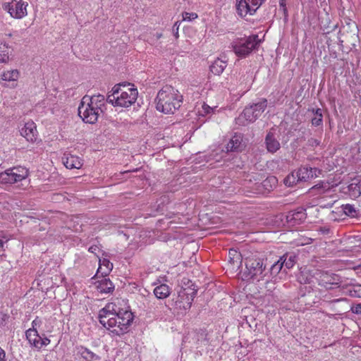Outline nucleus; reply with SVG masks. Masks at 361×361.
<instances>
[{"mask_svg": "<svg viewBox=\"0 0 361 361\" xmlns=\"http://www.w3.org/2000/svg\"><path fill=\"white\" fill-rule=\"evenodd\" d=\"M341 300H346V299L345 298L336 299V300H334L333 302H339V301H341Z\"/></svg>", "mask_w": 361, "mask_h": 361, "instance_id": "59", "label": "nucleus"}, {"mask_svg": "<svg viewBox=\"0 0 361 361\" xmlns=\"http://www.w3.org/2000/svg\"><path fill=\"white\" fill-rule=\"evenodd\" d=\"M97 282V289L101 293H111L114 290V285L109 279L106 276Z\"/></svg>", "mask_w": 361, "mask_h": 361, "instance_id": "21", "label": "nucleus"}, {"mask_svg": "<svg viewBox=\"0 0 361 361\" xmlns=\"http://www.w3.org/2000/svg\"><path fill=\"white\" fill-rule=\"evenodd\" d=\"M356 288H357V289H355V293H357V292H358V291H360V290L361 286H356Z\"/></svg>", "mask_w": 361, "mask_h": 361, "instance_id": "61", "label": "nucleus"}, {"mask_svg": "<svg viewBox=\"0 0 361 361\" xmlns=\"http://www.w3.org/2000/svg\"><path fill=\"white\" fill-rule=\"evenodd\" d=\"M100 312L106 316V323H108L107 329L110 330L111 328H114L117 325V312L114 308V305L109 303L104 308L100 310Z\"/></svg>", "mask_w": 361, "mask_h": 361, "instance_id": "16", "label": "nucleus"}, {"mask_svg": "<svg viewBox=\"0 0 361 361\" xmlns=\"http://www.w3.org/2000/svg\"><path fill=\"white\" fill-rule=\"evenodd\" d=\"M157 35L158 38H160L161 37V34H157Z\"/></svg>", "mask_w": 361, "mask_h": 361, "instance_id": "62", "label": "nucleus"}, {"mask_svg": "<svg viewBox=\"0 0 361 361\" xmlns=\"http://www.w3.org/2000/svg\"><path fill=\"white\" fill-rule=\"evenodd\" d=\"M295 171L289 173L283 180L284 184L288 187H293V185H297L300 183V180H298L297 176H295Z\"/></svg>", "mask_w": 361, "mask_h": 361, "instance_id": "37", "label": "nucleus"}, {"mask_svg": "<svg viewBox=\"0 0 361 361\" xmlns=\"http://www.w3.org/2000/svg\"><path fill=\"white\" fill-rule=\"evenodd\" d=\"M78 111V115L82 121L90 124L95 123L99 115L102 114L99 111H97L91 104H88L87 102L83 103L82 99L80 101Z\"/></svg>", "mask_w": 361, "mask_h": 361, "instance_id": "8", "label": "nucleus"}, {"mask_svg": "<svg viewBox=\"0 0 361 361\" xmlns=\"http://www.w3.org/2000/svg\"><path fill=\"white\" fill-rule=\"evenodd\" d=\"M343 213L350 217H356L359 214V210H357L354 205L346 204L341 206Z\"/></svg>", "mask_w": 361, "mask_h": 361, "instance_id": "36", "label": "nucleus"}, {"mask_svg": "<svg viewBox=\"0 0 361 361\" xmlns=\"http://www.w3.org/2000/svg\"><path fill=\"white\" fill-rule=\"evenodd\" d=\"M264 144L267 152L271 154L276 153L281 148V144L273 128L267 132L264 139Z\"/></svg>", "mask_w": 361, "mask_h": 361, "instance_id": "13", "label": "nucleus"}, {"mask_svg": "<svg viewBox=\"0 0 361 361\" xmlns=\"http://www.w3.org/2000/svg\"><path fill=\"white\" fill-rule=\"evenodd\" d=\"M155 102L158 111L173 114L181 106L183 96L171 86H166L159 91Z\"/></svg>", "mask_w": 361, "mask_h": 361, "instance_id": "1", "label": "nucleus"}, {"mask_svg": "<svg viewBox=\"0 0 361 361\" xmlns=\"http://www.w3.org/2000/svg\"><path fill=\"white\" fill-rule=\"evenodd\" d=\"M245 147L243 134L236 133L226 145V149L227 152H241Z\"/></svg>", "mask_w": 361, "mask_h": 361, "instance_id": "15", "label": "nucleus"}, {"mask_svg": "<svg viewBox=\"0 0 361 361\" xmlns=\"http://www.w3.org/2000/svg\"><path fill=\"white\" fill-rule=\"evenodd\" d=\"M8 171L15 172V176L20 180L25 179L29 175L28 170L20 166L8 169Z\"/></svg>", "mask_w": 361, "mask_h": 361, "instance_id": "33", "label": "nucleus"}, {"mask_svg": "<svg viewBox=\"0 0 361 361\" xmlns=\"http://www.w3.org/2000/svg\"><path fill=\"white\" fill-rule=\"evenodd\" d=\"M188 286L182 288L178 292L177 299L176 300V305L182 310L190 309L194 298L197 295V288L192 281H188Z\"/></svg>", "mask_w": 361, "mask_h": 361, "instance_id": "6", "label": "nucleus"}, {"mask_svg": "<svg viewBox=\"0 0 361 361\" xmlns=\"http://www.w3.org/2000/svg\"><path fill=\"white\" fill-rule=\"evenodd\" d=\"M41 324V320L36 317L32 322V328L31 329H36L37 326H39Z\"/></svg>", "mask_w": 361, "mask_h": 361, "instance_id": "50", "label": "nucleus"}, {"mask_svg": "<svg viewBox=\"0 0 361 361\" xmlns=\"http://www.w3.org/2000/svg\"><path fill=\"white\" fill-rule=\"evenodd\" d=\"M261 40L257 35H252L247 37L236 39L231 44L235 54L241 58H245L253 50L257 49Z\"/></svg>", "mask_w": 361, "mask_h": 361, "instance_id": "3", "label": "nucleus"}, {"mask_svg": "<svg viewBox=\"0 0 361 361\" xmlns=\"http://www.w3.org/2000/svg\"><path fill=\"white\" fill-rule=\"evenodd\" d=\"M89 252H92V253H94L96 254L97 251L99 250V248L98 246L97 245H92L89 247Z\"/></svg>", "mask_w": 361, "mask_h": 361, "instance_id": "53", "label": "nucleus"}, {"mask_svg": "<svg viewBox=\"0 0 361 361\" xmlns=\"http://www.w3.org/2000/svg\"><path fill=\"white\" fill-rule=\"evenodd\" d=\"M130 84L127 85V89L122 90L118 97H117V104L121 107H128L135 102L137 98L138 92L137 88L133 85L129 87Z\"/></svg>", "mask_w": 361, "mask_h": 361, "instance_id": "10", "label": "nucleus"}, {"mask_svg": "<svg viewBox=\"0 0 361 361\" xmlns=\"http://www.w3.org/2000/svg\"><path fill=\"white\" fill-rule=\"evenodd\" d=\"M4 245V241L2 239H0V248L2 247Z\"/></svg>", "mask_w": 361, "mask_h": 361, "instance_id": "60", "label": "nucleus"}, {"mask_svg": "<svg viewBox=\"0 0 361 361\" xmlns=\"http://www.w3.org/2000/svg\"><path fill=\"white\" fill-rule=\"evenodd\" d=\"M117 97H118V95L115 96V94H112L111 93L107 96L106 99H105V102H109L114 106H119L118 104H117Z\"/></svg>", "mask_w": 361, "mask_h": 361, "instance_id": "41", "label": "nucleus"}, {"mask_svg": "<svg viewBox=\"0 0 361 361\" xmlns=\"http://www.w3.org/2000/svg\"><path fill=\"white\" fill-rule=\"evenodd\" d=\"M64 166L69 169H80L82 166V160L78 156L65 153L63 157Z\"/></svg>", "mask_w": 361, "mask_h": 361, "instance_id": "19", "label": "nucleus"}, {"mask_svg": "<svg viewBox=\"0 0 361 361\" xmlns=\"http://www.w3.org/2000/svg\"><path fill=\"white\" fill-rule=\"evenodd\" d=\"M314 279L322 289L326 290H341L342 279L338 274L317 270L314 274Z\"/></svg>", "mask_w": 361, "mask_h": 361, "instance_id": "5", "label": "nucleus"}, {"mask_svg": "<svg viewBox=\"0 0 361 361\" xmlns=\"http://www.w3.org/2000/svg\"><path fill=\"white\" fill-rule=\"evenodd\" d=\"M245 269L244 275L249 279L259 281L265 280L267 276V274H266V264L264 263L263 259L247 258L245 259Z\"/></svg>", "mask_w": 361, "mask_h": 361, "instance_id": "4", "label": "nucleus"}, {"mask_svg": "<svg viewBox=\"0 0 361 361\" xmlns=\"http://www.w3.org/2000/svg\"><path fill=\"white\" fill-rule=\"evenodd\" d=\"M206 336H207V334L204 333V331H201L200 333L197 334V341H206Z\"/></svg>", "mask_w": 361, "mask_h": 361, "instance_id": "51", "label": "nucleus"}, {"mask_svg": "<svg viewBox=\"0 0 361 361\" xmlns=\"http://www.w3.org/2000/svg\"><path fill=\"white\" fill-rule=\"evenodd\" d=\"M50 343V340L47 338V337H44V338H40V340H39V348L38 349H40L42 348L43 346H47L48 344H49Z\"/></svg>", "mask_w": 361, "mask_h": 361, "instance_id": "45", "label": "nucleus"}, {"mask_svg": "<svg viewBox=\"0 0 361 361\" xmlns=\"http://www.w3.org/2000/svg\"><path fill=\"white\" fill-rule=\"evenodd\" d=\"M27 6L23 0H12L3 4L2 7L11 17L20 19L27 15Z\"/></svg>", "mask_w": 361, "mask_h": 361, "instance_id": "9", "label": "nucleus"}, {"mask_svg": "<svg viewBox=\"0 0 361 361\" xmlns=\"http://www.w3.org/2000/svg\"><path fill=\"white\" fill-rule=\"evenodd\" d=\"M228 262L233 266V269L239 267L242 263L241 254L235 249L228 251Z\"/></svg>", "mask_w": 361, "mask_h": 361, "instance_id": "25", "label": "nucleus"}, {"mask_svg": "<svg viewBox=\"0 0 361 361\" xmlns=\"http://www.w3.org/2000/svg\"><path fill=\"white\" fill-rule=\"evenodd\" d=\"M106 316L105 314H102V312H99V321L100 324L105 328L107 329L108 327V323H106Z\"/></svg>", "mask_w": 361, "mask_h": 361, "instance_id": "43", "label": "nucleus"}, {"mask_svg": "<svg viewBox=\"0 0 361 361\" xmlns=\"http://www.w3.org/2000/svg\"><path fill=\"white\" fill-rule=\"evenodd\" d=\"M295 176L300 182H306L311 178H313V175L311 171H309V168L306 166H301L295 171Z\"/></svg>", "mask_w": 361, "mask_h": 361, "instance_id": "32", "label": "nucleus"}, {"mask_svg": "<svg viewBox=\"0 0 361 361\" xmlns=\"http://www.w3.org/2000/svg\"><path fill=\"white\" fill-rule=\"evenodd\" d=\"M264 0H254L255 5H262Z\"/></svg>", "mask_w": 361, "mask_h": 361, "instance_id": "58", "label": "nucleus"}, {"mask_svg": "<svg viewBox=\"0 0 361 361\" xmlns=\"http://www.w3.org/2000/svg\"><path fill=\"white\" fill-rule=\"evenodd\" d=\"M332 187L333 185H331L329 182L321 181L318 184L312 186L309 190V193L312 195H323L331 191Z\"/></svg>", "mask_w": 361, "mask_h": 361, "instance_id": "20", "label": "nucleus"}, {"mask_svg": "<svg viewBox=\"0 0 361 361\" xmlns=\"http://www.w3.org/2000/svg\"><path fill=\"white\" fill-rule=\"evenodd\" d=\"M267 106V100L264 98L247 106L235 118V123L238 126H245L249 123H254L264 111Z\"/></svg>", "mask_w": 361, "mask_h": 361, "instance_id": "2", "label": "nucleus"}, {"mask_svg": "<svg viewBox=\"0 0 361 361\" xmlns=\"http://www.w3.org/2000/svg\"><path fill=\"white\" fill-rule=\"evenodd\" d=\"M347 25H348V27L350 28H352V30L351 32H353V37H357L358 35H357V32H358V29H357V26L356 25V23L355 22H349L347 23Z\"/></svg>", "mask_w": 361, "mask_h": 361, "instance_id": "42", "label": "nucleus"}, {"mask_svg": "<svg viewBox=\"0 0 361 361\" xmlns=\"http://www.w3.org/2000/svg\"><path fill=\"white\" fill-rule=\"evenodd\" d=\"M309 171H311V173L313 175V178L317 177L318 174L321 173V170L317 168H309Z\"/></svg>", "mask_w": 361, "mask_h": 361, "instance_id": "49", "label": "nucleus"}, {"mask_svg": "<svg viewBox=\"0 0 361 361\" xmlns=\"http://www.w3.org/2000/svg\"><path fill=\"white\" fill-rule=\"evenodd\" d=\"M314 275L310 277L308 276H305L304 273H301L300 276L298 277V280L300 283H308L310 284L314 282Z\"/></svg>", "mask_w": 361, "mask_h": 361, "instance_id": "38", "label": "nucleus"}, {"mask_svg": "<svg viewBox=\"0 0 361 361\" xmlns=\"http://www.w3.org/2000/svg\"><path fill=\"white\" fill-rule=\"evenodd\" d=\"M350 310L354 314H361V303L357 304L355 306H352Z\"/></svg>", "mask_w": 361, "mask_h": 361, "instance_id": "46", "label": "nucleus"}, {"mask_svg": "<svg viewBox=\"0 0 361 361\" xmlns=\"http://www.w3.org/2000/svg\"><path fill=\"white\" fill-rule=\"evenodd\" d=\"M0 239H2L4 241V243L8 240V238L6 235V234L3 232L0 233Z\"/></svg>", "mask_w": 361, "mask_h": 361, "instance_id": "56", "label": "nucleus"}, {"mask_svg": "<svg viewBox=\"0 0 361 361\" xmlns=\"http://www.w3.org/2000/svg\"><path fill=\"white\" fill-rule=\"evenodd\" d=\"M279 6L283 8L285 14L287 13V8L286 7V0H279Z\"/></svg>", "mask_w": 361, "mask_h": 361, "instance_id": "52", "label": "nucleus"}, {"mask_svg": "<svg viewBox=\"0 0 361 361\" xmlns=\"http://www.w3.org/2000/svg\"><path fill=\"white\" fill-rule=\"evenodd\" d=\"M105 271V267H103V269L102 270V271Z\"/></svg>", "mask_w": 361, "mask_h": 361, "instance_id": "63", "label": "nucleus"}, {"mask_svg": "<svg viewBox=\"0 0 361 361\" xmlns=\"http://www.w3.org/2000/svg\"><path fill=\"white\" fill-rule=\"evenodd\" d=\"M227 66L226 61L221 59H216L210 66V71L216 75H220Z\"/></svg>", "mask_w": 361, "mask_h": 361, "instance_id": "31", "label": "nucleus"}, {"mask_svg": "<svg viewBox=\"0 0 361 361\" xmlns=\"http://www.w3.org/2000/svg\"><path fill=\"white\" fill-rule=\"evenodd\" d=\"M283 268V267L281 264V261L278 259L270 267L269 270H266L267 276L266 277L265 281H269V280L275 278L280 273Z\"/></svg>", "mask_w": 361, "mask_h": 361, "instance_id": "29", "label": "nucleus"}, {"mask_svg": "<svg viewBox=\"0 0 361 361\" xmlns=\"http://www.w3.org/2000/svg\"><path fill=\"white\" fill-rule=\"evenodd\" d=\"M236 9L238 14L241 17H245L247 14L252 16L257 10L255 6L245 0H237Z\"/></svg>", "mask_w": 361, "mask_h": 361, "instance_id": "18", "label": "nucleus"}, {"mask_svg": "<svg viewBox=\"0 0 361 361\" xmlns=\"http://www.w3.org/2000/svg\"><path fill=\"white\" fill-rule=\"evenodd\" d=\"M348 190L349 195L352 198H357L361 195V179L354 178L348 185Z\"/></svg>", "mask_w": 361, "mask_h": 361, "instance_id": "22", "label": "nucleus"}, {"mask_svg": "<svg viewBox=\"0 0 361 361\" xmlns=\"http://www.w3.org/2000/svg\"><path fill=\"white\" fill-rule=\"evenodd\" d=\"M113 269V264L107 259H99V267L95 276L101 273L102 276H106Z\"/></svg>", "mask_w": 361, "mask_h": 361, "instance_id": "28", "label": "nucleus"}, {"mask_svg": "<svg viewBox=\"0 0 361 361\" xmlns=\"http://www.w3.org/2000/svg\"><path fill=\"white\" fill-rule=\"evenodd\" d=\"M121 85H116L112 88V94H115V96L119 95L123 89L121 88ZM122 86L126 88L127 86L126 85H122Z\"/></svg>", "mask_w": 361, "mask_h": 361, "instance_id": "44", "label": "nucleus"}, {"mask_svg": "<svg viewBox=\"0 0 361 361\" xmlns=\"http://www.w3.org/2000/svg\"><path fill=\"white\" fill-rule=\"evenodd\" d=\"M25 336L30 345L36 348H39V343L41 336L39 335L37 329H29L26 331Z\"/></svg>", "mask_w": 361, "mask_h": 361, "instance_id": "26", "label": "nucleus"}, {"mask_svg": "<svg viewBox=\"0 0 361 361\" xmlns=\"http://www.w3.org/2000/svg\"><path fill=\"white\" fill-rule=\"evenodd\" d=\"M279 259L285 269H290L297 262V256L294 253H286L281 256Z\"/></svg>", "mask_w": 361, "mask_h": 361, "instance_id": "23", "label": "nucleus"}, {"mask_svg": "<svg viewBox=\"0 0 361 361\" xmlns=\"http://www.w3.org/2000/svg\"><path fill=\"white\" fill-rule=\"evenodd\" d=\"M178 22H176V23L174 24L173 27V30L174 32H175V30H176L175 36H176V37H178Z\"/></svg>", "mask_w": 361, "mask_h": 361, "instance_id": "55", "label": "nucleus"}, {"mask_svg": "<svg viewBox=\"0 0 361 361\" xmlns=\"http://www.w3.org/2000/svg\"><path fill=\"white\" fill-rule=\"evenodd\" d=\"M117 325L116 328L111 331L113 335L121 336L128 331L131 325L134 316L131 311L119 310L116 314Z\"/></svg>", "mask_w": 361, "mask_h": 361, "instance_id": "7", "label": "nucleus"}, {"mask_svg": "<svg viewBox=\"0 0 361 361\" xmlns=\"http://www.w3.org/2000/svg\"><path fill=\"white\" fill-rule=\"evenodd\" d=\"M153 293L157 299H165L170 295L171 289L168 285L162 283L157 286Z\"/></svg>", "mask_w": 361, "mask_h": 361, "instance_id": "30", "label": "nucleus"}, {"mask_svg": "<svg viewBox=\"0 0 361 361\" xmlns=\"http://www.w3.org/2000/svg\"><path fill=\"white\" fill-rule=\"evenodd\" d=\"M21 181L15 176V172L8 171V169L0 173V183L1 184H13Z\"/></svg>", "mask_w": 361, "mask_h": 361, "instance_id": "27", "label": "nucleus"}, {"mask_svg": "<svg viewBox=\"0 0 361 361\" xmlns=\"http://www.w3.org/2000/svg\"><path fill=\"white\" fill-rule=\"evenodd\" d=\"M20 135L24 137L27 141L34 142L37 140V131L36 125L32 121L27 122L24 127L20 130Z\"/></svg>", "mask_w": 361, "mask_h": 361, "instance_id": "17", "label": "nucleus"}, {"mask_svg": "<svg viewBox=\"0 0 361 361\" xmlns=\"http://www.w3.org/2000/svg\"><path fill=\"white\" fill-rule=\"evenodd\" d=\"M77 353L80 355L81 357L85 360L86 361H93L94 360H100V357L91 350H90L88 348L79 345L76 347Z\"/></svg>", "mask_w": 361, "mask_h": 361, "instance_id": "24", "label": "nucleus"}, {"mask_svg": "<svg viewBox=\"0 0 361 361\" xmlns=\"http://www.w3.org/2000/svg\"><path fill=\"white\" fill-rule=\"evenodd\" d=\"M183 20L192 21L197 18L198 16L196 13L183 12Z\"/></svg>", "mask_w": 361, "mask_h": 361, "instance_id": "40", "label": "nucleus"}, {"mask_svg": "<svg viewBox=\"0 0 361 361\" xmlns=\"http://www.w3.org/2000/svg\"><path fill=\"white\" fill-rule=\"evenodd\" d=\"M308 144L311 147H317L319 145L320 141L315 138L311 137L308 140Z\"/></svg>", "mask_w": 361, "mask_h": 361, "instance_id": "47", "label": "nucleus"}, {"mask_svg": "<svg viewBox=\"0 0 361 361\" xmlns=\"http://www.w3.org/2000/svg\"><path fill=\"white\" fill-rule=\"evenodd\" d=\"M11 47L8 44L4 42L0 44V62L7 63L9 61Z\"/></svg>", "mask_w": 361, "mask_h": 361, "instance_id": "35", "label": "nucleus"}, {"mask_svg": "<svg viewBox=\"0 0 361 361\" xmlns=\"http://www.w3.org/2000/svg\"><path fill=\"white\" fill-rule=\"evenodd\" d=\"M306 218V209L302 207H300L294 210L290 211L286 215L287 222L292 226L303 223Z\"/></svg>", "mask_w": 361, "mask_h": 361, "instance_id": "12", "label": "nucleus"}, {"mask_svg": "<svg viewBox=\"0 0 361 361\" xmlns=\"http://www.w3.org/2000/svg\"><path fill=\"white\" fill-rule=\"evenodd\" d=\"M318 231L322 235H328L330 233V228L327 226L319 227Z\"/></svg>", "mask_w": 361, "mask_h": 361, "instance_id": "48", "label": "nucleus"}, {"mask_svg": "<svg viewBox=\"0 0 361 361\" xmlns=\"http://www.w3.org/2000/svg\"><path fill=\"white\" fill-rule=\"evenodd\" d=\"M6 356V353L3 349L0 348V361H5L4 358Z\"/></svg>", "mask_w": 361, "mask_h": 361, "instance_id": "54", "label": "nucleus"}, {"mask_svg": "<svg viewBox=\"0 0 361 361\" xmlns=\"http://www.w3.org/2000/svg\"><path fill=\"white\" fill-rule=\"evenodd\" d=\"M276 183H277V179L274 176H271V177L267 178L262 183L263 186L267 189H268V186H270L271 188L272 185L275 186L276 185Z\"/></svg>", "mask_w": 361, "mask_h": 361, "instance_id": "39", "label": "nucleus"}, {"mask_svg": "<svg viewBox=\"0 0 361 361\" xmlns=\"http://www.w3.org/2000/svg\"><path fill=\"white\" fill-rule=\"evenodd\" d=\"M83 103L87 102L91 104L97 111H99L102 114L104 113L105 108V97L102 94H94L92 96L85 95L82 98Z\"/></svg>", "mask_w": 361, "mask_h": 361, "instance_id": "14", "label": "nucleus"}, {"mask_svg": "<svg viewBox=\"0 0 361 361\" xmlns=\"http://www.w3.org/2000/svg\"><path fill=\"white\" fill-rule=\"evenodd\" d=\"M19 77L20 73L17 69L4 71L1 75L0 85L4 87L14 88Z\"/></svg>", "mask_w": 361, "mask_h": 361, "instance_id": "11", "label": "nucleus"}, {"mask_svg": "<svg viewBox=\"0 0 361 361\" xmlns=\"http://www.w3.org/2000/svg\"><path fill=\"white\" fill-rule=\"evenodd\" d=\"M311 111L314 114V116L312 118V124L314 126H320L323 124V114L322 110L319 108L317 109H312Z\"/></svg>", "mask_w": 361, "mask_h": 361, "instance_id": "34", "label": "nucleus"}, {"mask_svg": "<svg viewBox=\"0 0 361 361\" xmlns=\"http://www.w3.org/2000/svg\"><path fill=\"white\" fill-rule=\"evenodd\" d=\"M247 3L252 4L256 8H259L261 5H255L254 0H245Z\"/></svg>", "mask_w": 361, "mask_h": 361, "instance_id": "57", "label": "nucleus"}]
</instances>
